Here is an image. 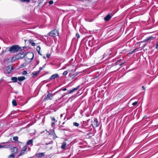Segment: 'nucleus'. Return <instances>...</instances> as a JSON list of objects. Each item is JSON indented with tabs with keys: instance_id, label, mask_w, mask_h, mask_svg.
Instances as JSON below:
<instances>
[{
	"instance_id": "nucleus-42",
	"label": "nucleus",
	"mask_w": 158,
	"mask_h": 158,
	"mask_svg": "<svg viewBox=\"0 0 158 158\" xmlns=\"http://www.w3.org/2000/svg\"><path fill=\"white\" fill-rule=\"evenodd\" d=\"M66 90V88H64L63 89V91H65Z\"/></svg>"
},
{
	"instance_id": "nucleus-44",
	"label": "nucleus",
	"mask_w": 158,
	"mask_h": 158,
	"mask_svg": "<svg viewBox=\"0 0 158 158\" xmlns=\"http://www.w3.org/2000/svg\"><path fill=\"white\" fill-rule=\"evenodd\" d=\"M125 63V62H123V63L121 64H120V65H122V64H124Z\"/></svg>"
},
{
	"instance_id": "nucleus-21",
	"label": "nucleus",
	"mask_w": 158,
	"mask_h": 158,
	"mask_svg": "<svg viewBox=\"0 0 158 158\" xmlns=\"http://www.w3.org/2000/svg\"><path fill=\"white\" fill-rule=\"evenodd\" d=\"M52 135L54 139H55L56 138H57V137L55 133L53 132V133L52 134Z\"/></svg>"
},
{
	"instance_id": "nucleus-47",
	"label": "nucleus",
	"mask_w": 158,
	"mask_h": 158,
	"mask_svg": "<svg viewBox=\"0 0 158 158\" xmlns=\"http://www.w3.org/2000/svg\"><path fill=\"white\" fill-rule=\"evenodd\" d=\"M42 69V68H41V67H40V70H41Z\"/></svg>"
},
{
	"instance_id": "nucleus-22",
	"label": "nucleus",
	"mask_w": 158,
	"mask_h": 158,
	"mask_svg": "<svg viewBox=\"0 0 158 158\" xmlns=\"http://www.w3.org/2000/svg\"><path fill=\"white\" fill-rule=\"evenodd\" d=\"M19 1L22 2H29L30 0H19Z\"/></svg>"
},
{
	"instance_id": "nucleus-16",
	"label": "nucleus",
	"mask_w": 158,
	"mask_h": 158,
	"mask_svg": "<svg viewBox=\"0 0 158 158\" xmlns=\"http://www.w3.org/2000/svg\"><path fill=\"white\" fill-rule=\"evenodd\" d=\"M25 78L23 76H22V77H20L18 78V80L19 81H22L25 80Z\"/></svg>"
},
{
	"instance_id": "nucleus-48",
	"label": "nucleus",
	"mask_w": 158,
	"mask_h": 158,
	"mask_svg": "<svg viewBox=\"0 0 158 158\" xmlns=\"http://www.w3.org/2000/svg\"><path fill=\"white\" fill-rule=\"evenodd\" d=\"M43 57L44 59H45L46 58V57L44 56H43Z\"/></svg>"
},
{
	"instance_id": "nucleus-35",
	"label": "nucleus",
	"mask_w": 158,
	"mask_h": 158,
	"mask_svg": "<svg viewBox=\"0 0 158 158\" xmlns=\"http://www.w3.org/2000/svg\"><path fill=\"white\" fill-rule=\"evenodd\" d=\"M51 119L53 121H55V122H56L57 121H56V119H55V118H54L53 117Z\"/></svg>"
},
{
	"instance_id": "nucleus-9",
	"label": "nucleus",
	"mask_w": 158,
	"mask_h": 158,
	"mask_svg": "<svg viewBox=\"0 0 158 158\" xmlns=\"http://www.w3.org/2000/svg\"><path fill=\"white\" fill-rule=\"evenodd\" d=\"M10 150L11 152H14L13 153L15 154V155L18 152V149L16 147H13L11 148Z\"/></svg>"
},
{
	"instance_id": "nucleus-28",
	"label": "nucleus",
	"mask_w": 158,
	"mask_h": 158,
	"mask_svg": "<svg viewBox=\"0 0 158 158\" xmlns=\"http://www.w3.org/2000/svg\"><path fill=\"white\" fill-rule=\"evenodd\" d=\"M68 74V72L67 71H65L63 73V75H66Z\"/></svg>"
},
{
	"instance_id": "nucleus-20",
	"label": "nucleus",
	"mask_w": 158,
	"mask_h": 158,
	"mask_svg": "<svg viewBox=\"0 0 158 158\" xmlns=\"http://www.w3.org/2000/svg\"><path fill=\"white\" fill-rule=\"evenodd\" d=\"M15 156V154L14 153H12L9 156L8 158H14Z\"/></svg>"
},
{
	"instance_id": "nucleus-12",
	"label": "nucleus",
	"mask_w": 158,
	"mask_h": 158,
	"mask_svg": "<svg viewBox=\"0 0 158 158\" xmlns=\"http://www.w3.org/2000/svg\"><path fill=\"white\" fill-rule=\"evenodd\" d=\"M79 86H78L77 87H76L73 88V89H72V90H70L69 91V94L77 90L79 88Z\"/></svg>"
},
{
	"instance_id": "nucleus-13",
	"label": "nucleus",
	"mask_w": 158,
	"mask_h": 158,
	"mask_svg": "<svg viewBox=\"0 0 158 158\" xmlns=\"http://www.w3.org/2000/svg\"><path fill=\"white\" fill-rule=\"evenodd\" d=\"M58 76V75L57 74H54L50 78V79L51 80H53V79H54L56 78Z\"/></svg>"
},
{
	"instance_id": "nucleus-14",
	"label": "nucleus",
	"mask_w": 158,
	"mask_h": 158,
	"mask_svg": "<svg viewBox=\"0 0 158 158\" xmlns=\"http://www.w3.org/2000/svg\"><path fill=\"white\" fill-rule=\"evenodd\" d=\"M28 42L30 44H31L32 46H35V44L34 42V41L32 40H28Z\"/></svg>"
},
{
	"instance_id": "nucleus-40",
	"label": "nucleus",
	"mask_w": 158,
	"mask_h": 158,
	"mask_svg": "<svg viewBox=\"0 0 158 158\" xmlns=\"http://www.w3.org/2000/svg\"><path fill=\"white\" fill-rule=\"evenodd\" d=\"M7 142H2L1 143V144H5L6 143H7Z\"/></svg>"
},
{
	"instance_id": "nucleus-34",
	"label": "nucleus",
	"mask_w": 158,
	"mask_h": 158,
	"mask_svg": "<svg viewBox=\"0 0 158 158\" xmlns=\"http://www.w3.org/2000/svg\"><path fill=\"white\" fill-rule=\"evenodd\" d=\"M77 74H78V73H75L73 74L72 75V76H73V77H75V76H77Z\"/></svg>"
},
{
	"instance_id": "nucleus-17",
	"label": "nucleus",
	"mask_w": 158,
	"mask_h": 158,
	"mask_svg": "<svg viewBox=\"0 0 158 158\" xmlns=\"http://www.w3.org/2000/svg\"><path fill=\"white\" fill-rule=\"evenodd\" d=\"M11 80L13 81V82H16L17 81V78L16 77H12L11 79Z\"/></svg>"
},
{
	"instance_id": "nucleus-23",
	"label": "nucleus",
	"mask_w": 158,
	"mask_h": 158,
	"mask_svg": "<svg viewBox=\"0 0 158 158\" xmlns=\"http://www.w3.org/2000/svg\"><path fill=\"white\" fill-rule=\"evenodd\" d=\"M1 146H2V148H8L9 147V146L8 145H1Z\"/></svg>"
},
{
	"instance_id": "nucleus-43",
	"label": "nucleus",
	"mask_w": 158,
	"mask_h": 158,
	"mask_svg": "<svg viewBox=\"0 0 158 158\" xmlns=\"http://www.w3.org/2000/svg\"><path fill=\"white\" fill-rule=\"evenodd\" d=\"M136 50H134V51H132V52L131 53H133V52H134Z\"/></svg>"
},
{
	"instance_id": "nucleus-1",
	"label": "nucleus",
	"mask_w": 158,
	"mask_h": 158,
	"mask_svg": "<svg viewBox=\"0 0 158 158\" xmlns=\"http://www.w3.org/2000/svg\"><path fill=\"white\" fill-rule=\"evenodd\" d=\"M26 54L23 52H22L20 53H18L15 56L13 57L11 59L12 61H15V60H18L19 59H22L24 57Z\"/></svg>"
},
{
	"instance_id": "nucleus-36",
	"label": "nucleus",
	"mask_w": 158,
	"mask_h": 158,
	"mask_svg": "<svg viewBox=\"0 0 158 158\" xmlns=\"http://www.w3.org/2000/svg\"><path fill=\"white\" fill-rule=\"evenodd\" d=\"M50 56V54H47L46 56L47 58H49Z\"/></svg>"
},
{
	"instance_id": "nucleus-4",
	"label": "nucleus",
	"mask_w": 158,
	"mask_h": 158,
	"mask_svg": "<svg viewBox=\"0 0 158 158\" xmlns=\"http://www.w3.org/2000/svg\"><path fill=\"white\" fill-rule=\"evenodd\" d=\"M52 98V96L51 94L48 93V94L45 96L44 98L43 101H45L49 100H51Z\"/></svg>"
},
{
	"instance_id": "nucleus-5",
	"label": "nucleus",
	"mask_w": 158,
	"mask_h": 158,
	"mask_svg": "<svg viewBox=\"0 0 158 158\" xmlns=\"http://www.w3.org/2000/svg\"><path fill=\"white\" fill-rule=\"evenodd\" d=\"M27 58L29 60H31L33 59L34 57V54L31 52L27 53L26 55Z\"/></svg>"
},
{
	"instance_id": "nucleus-31",
	"label": "nucleus",
	"mask_w": 158,
	"mask_h": 158,
	"mask_svg": "<svg viewBox=\"0 0 158 158\" xmlns=\"http://www.w3.org/2000/svg\"><path fill=\"white\" fill-rule=\"evenodd\" d=\"M137 102H135L132 103V105L134 106H135L137 104Z\"/></svg>"
},
{
	"instance_id": "nucleus-6",
	"label": "nucleus",
	"mask_w": 158,
	"mask_h": 158,
	"mask_svg": "<svg viewBox=\"0 0 158 158\" xmlns=\"http://www.w3.org/2000/svg\"><path fill=\"white\" fill-rule=\"evenodd\" d=\"M27 145H26L23 147L21 151V152L19 154V156H21L24 154L25 152H27Z\"/></svg>"
},
{
	"instance_id": "nucleus-45",
	"label": "nucleus",
	"mask_w": 158,
	"mask_h": 158,
	"mask_svg": "<svg viewBox=\"0 0 158 158\" xmlns=\"http://www.w3.org/2000/svg\"><path fill=\"white\" fill-rule=\"evenodd\" d=\"M130 158V156H127L125 158Z\"/></svg>"
},
{
	"instance_id": "nucleus-3",
	"label": "nucleus",
	"mask_w": 158,
	"mask_h": 158,
	"mask_svg": "<svg viewBox=\"0 0 158 158\" xmlns=\"http://www.w3.org/2000/svg\"><path fill=\"white\" fill-rule=\"evenodd\" d=\"M59 34L58 31L56 29L53 30L48 33L49 35L53 37L58 36Z\"/></svg>"
},
{
	"instance_id": "nucleus-41",
	"label": "nucleus",
	"mask_w": 158,
	"mask_h": 158,
	"mask_svg": "<svg viewBox=\"0 0 158 158\" xmlns=\"http://www.w3.org/2000/svg\"><path fill=\"white\" fill-rule=\"evenodd\" d=\"M142 89H143V90H145V88H144V86H142Z\"/></svg>"
},
{
	"instance_id": "nucleus-27",
	"label": "nucleus",
	"mask_w": 158,
	"mask_h": 158,
	"mask_svg": "<svg viewBox=\"0 0 158 158\" xmlns=\"http://www.w3.org/2000/svg\"><path fill=\"white\" fill-rule=\"evenodd\" d=\"M154 39V37L153 36L149 37L148 38L147 40H148L151 39Z\"/></svg>"
},
{
	"instance_id": "nucleus-37",
	"label": "nucleus",
	"mask_w": 158,
	"mask_h": 158,
	"mask_svg": "<svg viewBox=\"0 0 158 158\" xmlns=\"http://www.w3.org/2000/svg\"><path fill=\"white\" fill-rule=\"evenodd\" d=\"M51 125H52V127H54V126H55L54 123L53 122L52 123Z\"/></svg>"
},
{
	"instance_id": "nucleus-29",
	"label": "nucleus",
	"mask_w": 158,
	"mask_h": 158,
	"mask_svg": "<svg viewBox=\"0 0 158 158\" xmlns=\"http://www.w3.org/2000/svg\"><path fill=\"white\" fill-rule=\"evenodd\" d=\"M37 51L38 52L39 54H40V47H38L37 48Z\"/></svg>"
},
{
	"instance_id": "nucleus-25",
	"label": "nucleus",
	"mask_w": 158,
	"mask_h": 158,
	"mask_svg": "<svg viewBox=\"0 0 158 158\" xmlns=\"http://www.w3.org/2000/svg\"><path fill=\"white\" fill-rule=\"evenodd\" d=\"M13 139L15 141H17L18 139V137L16 136L13 137Z\"/></svg>"
},
{
	"instance_id": "nucleus-18",
	"label": "nucleus",
	"mask_w": 158,
	"mask_h": 158,
	"mask_svg": "<svg viewBox=\"0 0 158 158\" xmlns=\"http://www.w3.org/2000/svg\"><path fill=\"white\" fill-rule=\"evenodd\" d=\"M12 105L14 106H16L17 105V102L15 100H13L12 101Z\"/></svg>"
},
{
	"instance_id": "nucleus-2",
	"label": "nucleus",
	"mask_w": 158,
	"mask_h": 158,
	"mask_svg": "<svg viewBox=\"0 0 158 158\" xmlns=\"http://www.w3.org/2000/svg\"><path fill=\"white\" fill-rule=\"evenodd\" d=\"M22 50V49L18 45H13L10 48L9 51L11 53H14Z\"/></svg>"
},
{
	"instance_id": "nucleus-38",
	"label": "nucleus",
	"mask_w": 158,
	"mask_h": 158,
	"mask_svg": "<svg viewBox=\"0 0 158 158\" xmlns=\"http://www.w3.org/2000/svg\"><path fill=\"white\" fill-rule=\"evenodd\" d=\"M52 143H53V141H50V142H49L48 143H46V145H48V144Z\"/></svg>"
},
{
	"instance_id": "nucleus-46",
	"label": "nucleus",
	"mask_w": 158,
	"mask_h": 158,
	"mask_svg": "<svg viewBox=\"0 0 158 158\" xmlns=\"http://www.w3.org/2000/svg\"><path fill=\"white\" fill-rule=\"evenodd\" d=\"M2 148L1 145H0V148Z\"/></svg>"
},
{
	"instance_id": "nucleus-19",
	"label": "nucleus",
	"mask_w": 158,
	"mask_h": 158,
	"mask_svg": "<svg viewBox=\"0 0 158 158\" xmlns=\"http://www.w3.org/2000/svg\"><path fill=\"white\" fill-rule=\"evenodd\" d=\"M39 72H40L39 70L37 72H34L32 74L34 76H36L38 74Z\"/></svg>"
},
{
	"instance_id": "nucleus-30",
	"label": "nucleus",
	"mask_w": 158,
	"mask_h": 158,
	"mask_svg": "<svg viewBox=\"0 0 158 158\" xmlns=\"http://www.w3.org/2000/svg\"><path fill=\"white\" fill-rule=\"evenodd\" d=\"M48 3H49V5H51L53 3V2L52 1H50Z\"/></svg>"
},
{
	"instance_id": "nucleus-50",
	"label": "nucleus",
	"mask_w": 158,
	"mask_h": 158,
	"mask_svg": "<svg viewBox=\"0 0 158 158\" xmlns=\"http://www.w3.org/2000/svg\"><path fill=\"white\" fill-rule=\"evenodd\" d=\"M22 48H23V49H24V47H23Z\"/></svg>"
},
{
	"instance_id": "nucleus-39",
	"label": "nucleus",
	"mask_w": 158,
	"mask_h": 158,
	"mask_svg": "<svg viewBox=\"0 0 158 158\" xmlns=\"http://www.w3.org/2000/svg\"><path fill=\"white\" fill-rule=\"evenodd\" d=\"M156 49H158V43L156 44Z\"/></svg>"
},
{
	"instance_id": "nucleus-24",
	"label": "nucleus",
	"mask_w": 158,
	"mask_h": 158,
	"mask_svg": "<svg viewBox=\"0 0 158 158\" xmlns=\"http://www.w3.org/2000/svg\"><path fill=\"white\" fill-rule=\"evenodd\" d=\"M73 124L75 126H76V127H78L79 126V123H76V122H74L73 123Z\"/></svg>"
},
{
	"instance_id": "nucleus-11",
	"label": "nucleus",
	"mask_w": 158,
	"mask_h": 158,
	"mask_svg": "<svg viewBox=\"0 0 158 158\" xmlns=\"http://www.w3.org/2000/svg\"><path fill=\"white\" fill-rule=\"evenodd\" d=\"M33 139H31L29 140L27 143L26 145L27 146V145H33Z\"/></svg>"
},
{
	"instance_id": "nucleus-10",
	"label": "nucleus",
	"mask_w": 158,
	"mask_h": 158,
	"mask_svg": "<svg viewBox=\"0 0 158 158\" xmlns=\"http://www.w3.org/2000/svg\"><path fill=\"white\" fill-rule=\"evenodd\" d=\"M112 16V14H109L104 17V19L106 21H108L110 19Z\"/></svg>"
},
{
	"instance_id": "nucleus-15",
	"label": "nucleus",
	"mask_w": 158,
	"mask_h": 158,
	"mask_svg": "<svg viewBox=\"0 0 158 158\" xmlns=\"http://www.w3.org/2000/svg\"><path fill=\"white\" fill-rule=\"evenodd\" d=\"M67 144L66 142H64L62 143V145L61 146V148L62 149H64L65 148Z\"/></svg>"
},
{
	"instance_id": "nucleus-49",
	"label": "nucleus",
	"mask_w": 158,
	"mask_h": 158,
	"mask_svg": "<svg viewBox=\"0 0 158 158\" xmlns=\"http://www.w3.org/2000/svg\"><path fill=\"white\" fill-rule=\"evenodd\" d=\"M89 134H90V133L87 134V135H89Z\"/></svg>"
},
{
	"instance_id": "nucleus-32",
	"label": "nucleus",
	"mask_w": 158,
	"mask_h": 158,
	"mask_svg": "<svg viewBox=\"0 0 158 158\" xmlns=\"http://www.w3.org/2000/svg\"><path fill=\"white\" fill-rule=\"evenodd\" d=\"M44 155V153H40V157L43 156Z\"/></svg>"
},
{
	"instance_id": "nucleus-26",
	"label": "nucleus",
	"mask_w": 158,
	"mask_h": 158,
	"mask_svg": "<svg viewBox=\"0 0 158 158\" xmlns=\"http://www.w3.org/2000/svg\"><path fill=\"white\" fill-rule=\"evenodd\" d=\"M27 73V72L26 71H24L22 73V74L23 75H26Z\"/></svg>"
},
{
	"instance_id": "nucleus-33",
	"label": "nucleus",
	"mask_w": 158,
	"mask_h": 158,
	"mask_svg": "<svg viewBox=\"0 0 158 158\" xmlns=\"http://www.w3.org/2000/svg\"><path fill=\"white\" fill-rule=\"evenodd\" d=\"M76 37L77 38H78L80 37V35L78 33L76 34Z\"/></svg>"
},
{
	"instance_id": "nucleus-7",
	"label": "nucleus",
	"mask_w": 158,
	"mask_h": 158,
	"mask_svg": "<svg viewBox=\"0 0 158 158\" xmlns=\"http://www.w3.org/2000/svg\"><path fill=\"white\" fill-rule=\"evenodd\" d=\"M92 125L94 127H97L99 125V123L97 119H94V121L92 124Z\"/></svg>"
},
{
	"instance_id": "nucleus-8",
	"label": "nucleus",
	"mask_w": 158,
	"mask_h": 158,
	"mask_svg": "<svg viewBox=\"0 0 158 158\" xmlns=\"http://www.w3.org/2000/svg\"><path fill=\"white\" fill-rule=\"evenodd\" d=\"M13 70V67L11 66H8L6 68V71L8 73H10Z\"/></svg>"
}]
</instances>
